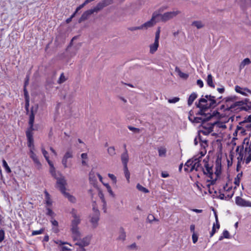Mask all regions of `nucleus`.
Masks as SVG:
<instances>
[{
    "label": "nucleus",
    "mask_w": 251,
    "mask_h": 251,
    "mask_svg": "<svg viewBox=\"0 0 251 251\" xmlns=\"http://www.w3.org/2000/svg\"><path fill=\"white\" fill-rule=\"evenodd\" d=\"M93 13H94V12L92 9H90L89 10H88L85 11L82 14V15H81L80 18L79 19L78 22L79 23H80L82 22H83V21L87 20L89 18V17Z\"/></svg>",
    "instance_id": "obj_13"
},
{
    "label": "nucleus",
    "mask_w": 251,
    "mask_h": 251,
    "mask_svg": "<svg viewBox=\"0 0 251 251\" xmlns=\"http://www.w3.org/2000/svg\"><path fill=\"white\" fill-rule=\"evenodd\" d=\"M154 219L155 217L152 214H149L147 217V220L150 223H151L154 221Z\"/></svg>",
    "instance_id": "obj_53"
},
{
    "label": "nucleus",
    "mask_w": 251,
    "mask_h": 251,
    "mask_svg": "<svg viewBox=\"0 0 251 251\" xmlns=\"http://www.w3.org/2000/svg\"><path fill=\"white\" fill-rule=\"evenodd\" d=\"M159 13L158 12H153L151 19L141 25L142 29H147L154 26L157 22L156 20L159 17Z\"/></svg>",
    "instance_id": "obj_4"
},
{
    "label": "nucleus",
    "mask_w": 251,
    "mask_h": 251,
    "mask_svg": "<svg viewBox=\"0 0 251 251\" xmlns=\"http://www.w3.org/2000/svg\"><path fill=\"white\" fill-rule=\"evenodd\" d=\"M207 102V99L204 98H201L199 100V102L197 104V107L202 109H208L209 108V106L208 104H202V103H206Z\"/></svg>",
    "instance_id": "obj_16"
},
{
    "label": "nucleus",
    "mask_w": 251,
    "mask_h": 251,
    "mask_svg": "<svg viewBox=\"0 0 251 251\" xmlns=\"http://www.w3.org/2000/svg\"><path fill=\"white\" fill-rule=\"evenodd\" d=\"M127 29L131 31H133L136 30H142L141 25L139 26H132V27H129L127 28Z\"/></svg>",
    "instance_id": "obj_46"
},
{
    "label": "nucleus",
    "mask_w": 251,
    "mask_h": 251,
    "mask_svg": "<svg viewBox=\"0 0 251 251\" xmlns=\"http://www.w3.org/2000/svg\"><path fill=\"white\" fill-rule=\"evenodd\" d=\"M237 130H241V132L242 133V132H244L246 130V129H245L244 127L242 126H237Z\"/></svg>",
    "instance_id": "obj_62"
},
{
    "label": "nucleus",
    "mask_w": 251,
    "mask_h": 251,
    "mask_svg": "<svg viewBox=\"0 0 251 251\" xmlns=\"http://www.w3.org/2000/svg\"><path fill=\"white\" fill-rule=\"evenodd\" d=\"M159 156L160 157L165 156L166 153V150L164 147H161L158 149Z\"/></svg>",
    "instance_id": "obj_32"
},
{
    "label": "nucleus",
    "mask_w": 251,
    "mask_h": 251,
    "mask_svg": "<svg viewBox=\"0 0 251 251\" xmlns=\"http://www.w3.org/2000/svg\"><path fill=\"white\" fill-rule=\"evenodd\" d=\"M44 230H45L44 228H41L39 230H33L32 232V235H36L42 234L44 232Z\"/></svg>",
    "instance_id": "obj_43"
},
{
    "label": "nucleus",
    "mask_w": 251,
    "mask_h": 251,
    "mask_svg": "<svg viewBox=\"0 0 251 251\" xmlns=\"http://www.w3.org/2000/svg\"><path fill=\"white\" fill-rule=\"evenodd\" d=\"M85 6L83 4H80L79 6H78L75 12L73 13V14H75V15L76 14V13L78 12V11L79 10H80L81 8H82L83 7H84Z\"/></svg>",
    "instance_id": "obj_59"
},
{
    "label": "nucleus",
    "mask_w": 251,
    "mask_h": 251,
    "mask_svg": "<svg viewBox=\"0 0 251 251\" xmlns=\"http://www.w3.org/2000/svg\"><path fill=\"white\" fill-rule=\"evenodd\" d=\"M99 196L100 198V199L101 200L102 202L104 204H105L106 202H105L104 198V195L103 194V193L101 191L99 192Z\"/></svg>",
    "instance_id": "obj_55"
},
{
    "label": "nucleus",
    "mask_w": 251,
    "mask_h": 251,
    "mask_svg": "<svg viewBox=\"0 0 251 251\" xmlns=\"http://www.w3.org/2000/svg\"><path fill=\"white\" fill-rule=\"evenodd\" d=\"M226 108V110L231 112L240 110L248 111L251 108V101L249 99H245L244 100L238 101L231 104Z\"/></svg>",
    "instance_id": "obj_3"
},
{
    "label": "nucleus",
    "mask_w": 251,
    "mask_h": 251,
    "mask_svg": "<svg viewBox=\"0 0 251 251\" xmlns=\"http://www.w3.org/2000/svg\"><path fill=\"white\" fill-rule=\"evenodd\" d=\"M108 176L110 178L111 180L113 181V183H116V177L114 175L111 174H108Z\"/></svg>",
    "instance_id": "obj_54"
},
{
    "label": "nucleus",
    "mask_w": 251,
    "mask_h": 251,
    "mask_svg": "<svg viewBox=\"0 0 251 251\" xmlns=\"http://www.w3.org/2000/svg\"><path fill=\"white\" fill-rule=\"evenodd\" d=\"M126 145H124L125 148H126ZM129 157L127 152V151L125 149V151L121 154V161L124 165V167L127 166V163L128 162Z\"/></svg>",
    "instance_id": "obj_15"
},
{
    "label": "nucleus",
    "mask_w": 251,
    "mask_h": 251,
    "mask_svg": "<svg viewBox=\"0 0 251 251\" xmlns=\"http://www.w3.org/2000/svg\"><path fill=\"white\" fill-rule=\"evenodd\" d=\"M207 83L208 85L210 87L214 88L215 85L213 82V78L211 74L208 75L207 79H206Z\"/></svg>",
    "instance_id": "obj_28"
},
{
    "label": "nucleus",
    "mask_w": 251,
    "mask_h": 251,
    "mask_svg": "<svg viewBox=\"0 0 251 251\" xmlns=\"http://www.w3.org/2000/svg\"><path fill=\"white\" fill-rule=\"evenodd\" d=\"M180 13V11L178 10L170 11L164 13L163 14L159 13V17H160L161 20L163 22H166L173 18L176 17V15Z\"/></svg>",
    "instance_id": "obj_6"
},
{
    "label": "nucleus",
    "mask_w": 251,
    "mask_h": 251,
    "mask_svg": "<svg viewBox=\"0 0 251 251\" xmlns=\"http://www.w3.org/2000/svg\"><path fill=\"white\" fill-rule=\"evenodd\" d=\"M204 167L205 168V172H206V175L208 176L209 177H210V178H212V176H213V171H212V168L211 167H210L209 166V164L208 163H207V162H205V164L204 165Z\"/></svg>",
    "instance_id": "obj_20"
},
{
    "label": "nucleus",
    "mask_w": 251,
    "mask_h": 251,
    "mask_svg": "<svg viewBox=\"0 0 251 251\" xmlns=\"http://www.w3.org/2000/svg\"><path fill=\"white\" fill-rule=\"evenodd\" d=\"M159 46V41L155 40L154 43L150 46V52L151 54L154 53L157 50Z\"/></svg>",
    "instance_id": "obj_19"
},
{
    "label": "nucleus",
    "mask_w": 251,
    "mask_h": 251,
    "mask_svg": "<svg viewBox=\"0 0 251 251\" xmlns=\"http://www.w3.org/2000/svg\"><path fill=\"white\" fill-rule=\"evenodd\" d=\"M104 6L102 4L101 2L100 1L99 2L95 7L92 8V9L93 10L94 13H98V12L102 10Z\"/></svg>",
    "instance_id": "obj_27"
},
{
    "label": "nucleus",
    "mask_w": 251,
    "mask_h": 251,
    "mask_svg": "<svg viewBox=\"0 0 251 251\" xmlns=\"http://www.w3.org/2000/svg\"><path fill=\"white\" fill-rule=\"evenodd\" d=\"M67 158H65V157H63L62 163L65 168H67Z\"/></svg>",
    "instance_id": "obj_60"
},
{
    "label": "nucleus",
    "mask_w": 251,
    "mask_h": 251,
    "mask_svg": "<svg viewBox=\"0 0 251 251\" xmlns=\"http://www.w3.org/2000/svg\"><path fill=\"white\" fill-rule=\"evenodd\" d=\"M46 209L47 210L46 214L51 217V219H53L55 217V214L53 212V211L51 209H50L49 207H47Z\"/></svg>",
    "instance_id": "obj_38"
},
{
    "label": "nucleus",
    "mask_w": 251,
    "mask_h": 251,
    "mask_svg": "<svg viewBox=\"0 0 251 251\" xmlns=\"http://www.w3.org/2000/svg\"><path fill=\"white\" fill-rule=\"evenodd\" d=\"M197 97V95L195 93H192L188 100V104L189 106H190L192 105L194 101L195 100V99Z\"/></svg>",
    "instance_id": "obj_25"
},
{
    "label": "nucleus",
    "mask_w": 251,
    "mask_h": 251,
    "mask_svg": "<svg viewBox=\"0 0 251 251\" xmlns=\"http://www.w3.org/2000/svg\"><path fill=\"white\" fill-rule=\"evenodd\" d=\"M107 152L111 156H113L116 154L115 149L114 147L111 146L107 149Z\"/></svg>",
    "instance_id": "obj_30"
},
{
    "label": "nucleus",
    "mask_w": 251,
    "mask_h": 251,
    "mask_svg": "<svg viewBox=\"0 0 251 251\" xmlns=\"http://www.w3.org/2000/svg\"><path fill=\"white\" fill-rule=\"evenodd\" d=\"M197 83L201 88L203 86V82L201 79H198L197 81Z\"/></svg>",
    "instance_id": "obj_64"
},
{
    "label": "nucleus",
    "mask_w": 251,
    "mask_h": 251,
    "mask_svg": "<svg viewBox=\"0 0 251 251\" xmlns=\"http://www.w3.org/2000/svg\"><path fill=\"white\" fill-rule=\"evenodd\" d=\"M64 196L68 199V200L72 202V203H75L76 202V199L73 196V195H71L69 193H67L65 192L63 194Z\"/></svg>",
    "instance_id": "obj_24"
},
{
    "label": "nucleus",
    "mask_w": 251,
    "mask_h": 251,
    "mask_svg": "<svg viewBox=\"0 0 251 251\" xmlns=\"http://www.w3.org/2000/svg\"><path fill=\"white\" fill-rule=\"evenodd\" d=\"M67 80V77H66L64 75V73H62L60 76L59 78L57 80V83L58 84H62L65 82Z\"/></svg>",
    "instance_id": "obj_31"
},
{
    "label": "nucleus",
    "mask_w": 251,
    "mask_h": 251,
    "mask_svg": "<svg viewBox=\"0 0 251 251\" xmlns=\"http://www.w3.org/2000/svg\"><path fill=\"white\" fill-rule=\"evenodd\" d=\"M136 188L137 189L141 192H143L144 193H147L149 192V191L140 184H137L136 186Z\"/></svg>",
    "instance_id": "obj_34"
},
{
    "label": "nucleus",
    "mask_w": 251,
    "mask_h": 251,
    "mask_svg": "<svg viewBox=\"0 0 251 251\" xmlns=\"http://www.w3.org/2000/svg\"><path fill=\"white\" fill-rule=\"evenodd\" d=\"M249 141H250V139L248 138H247V137L245 138L243 142V144L246 145V147H249V146H250Z\"/></svg>",
    "instance_id": "obj_58"
},
{
    "label": "nucleus",
    "mask_w": 251,
    "mask_h": 251,
    "mask_svg": "<svg viewBox=\"0 0 251 251\" xmlns=\"http://www.w3.org/2000/svg\"><path fill=\"white\" fill-rule=\"evenodd\" d=\"M244 149V146L243 145L242 146L241 148V151L238 153V156L237 157V160H238V166L239 165V164L240 163V162L242 161L244 157V154L242 152V151Z\"/></svg>",
    "instance_id": "obj_29"
},
{
    "label": "nucleus",
    "mask_w": 251,
    "mask_h": 251,
    "mask_svg": "<svg viewBox=\"0 0 251 251\" xmlns=\"http://www.w3.org/2000/svg\"><path fill=\"white\" fill-rule=\"evenodd\" d=\"M221 166L219 165V163L218 162V161H216V170L215 172V174L217 176H218L221 174V171H220Z\"/></svg>",
    "instance_id": "obj_39"
},
{
    "label": "nucleus",
    "mask_w": 251,
    "mask_h": 251,
    "mask_svg": "<svg viewBox=\"0 0 251 251\" xmlns=\"http://www.w3.org/2000/svg\"><path fill=\"white\" fill-rule=\"evenodd\" d=\"M41 150H42V153H43L44 157L45 158L46 160L48 162L50 166L52 167V163L49 159V156L48 155V152H47V151H46L44 148H42Z\"/></svg>",
    "instance_id": "obj_22"
},
{
    "label": "nucleus",
    "mask_w": 251,
    "mask_h": 251,
    "mask_svg": "<svg viewBox=\"0 0 251 251\" xmlns=\"http://www.w3.org/2000/svg\"><path fill=\"white\" fill-rule=\"evenodd\" d=\"M213 115H209V116L206 117H194L193 123H201V124H204V123L209 121L212 117Z\"/></svg>",
    "instance_id": "obj_12"
},
{
    "label": "nucleus",
    "mask_w": 251,
    "mask_h": 251,
    "mask_svg": "<svg viewBox=\"0 0 251 251\" xmlns=\"http://www.w3.org/2000/svg\"><path fill=\"white\" fill-rule=\"evenodd\" d=\"M195 157L189 159L185 164L184 170L186 172H189L190 169L188 168H191L193 166L194 162Z\"/></svg>",
    "instance_id": "obj_21"
},
{
    "label": "nucleus",
    "mask_w": 251,
    "mask_h": 251,
    "mask_svg": "<svg viewBox=\"0 0 251 251\" xmlns=\"http://www.w3.org/2000/svg\"><path fill=\"white\" fill-rule=\"evenodd\" d=\"M2 164H3V166L5 169L6 172L8 173L11 172V170L5 160H2Z\"/></svg>",
    "instance_id": "obj_42"
},
{
    "label": "nucleus",
    "mask_w": 251,
    "mask_h": 251,
    "mask_svg": "<svg viewBox=\"0 0 251 251\" xmlns=\"http://www.w3.org/2000/svg\"><path fill=\"white\" fill-rule=\"evenodd\" d=\"M217 124V122H214L211 125L208 126V127H205V130H201V132L204 135H208L210 133L213 131L214 126Z\"/></svg>",
    "instance_id": "obj_18"
},
{
    "label": "nucleus",
    "mask_w": 251,
    "mask_h": 251,
    "mask_svg": "<svg viewBox=\"0 0 251 251\" xmlns=\"http://www.w3.org/2000/svg\"><path fill=\"white\" fill-rule=\"evenodd\" d=\"M241 126H243L245 129H247L248 130H251V123H246V124H242V125H241Z\"/></svg>",
    "instance_id": "obj_49"
},
{
    "label": "nucleus",
    "mask_w": 251,
    "mask_h": 251,
    "mask_svg": "<svg viewBox=\"0 0 251 251\" xmlns=\"http://www.w3.org/2000/svg\"><path fill=\"white\" fill-rule=\"evenodd\" d=\"M4 238V232L3 230H0V242H1Z\"/></svg>",
    "instance_id": "obj_57"
},
{
    "label": "nucleus",
    "mask_w": 251,
    "mask_h": 251,
    "mask_svg": "<svg viewBox=\"0 0 251 251\" xmlns=\"http://www.w3.org/2000/svg\"><path fill=\"white\" fill-rule=\"evenodd\" d=\"M179 100V98L178 97H175L173 99H170L168 100V102L169 103H176L178 102Z\"/></svg>",
    "instance_id": "obj_52"
},
{
    "label": "nucleus",
    "mask_w": 251,
    "mask_h": 251,
    "mask_svg": "<svg viewBox=\"0 0 251 251\" xmlns=\"http://www.w3.org/2000/svg\"><path fill=\"white\" fill-rule=\"evenodd\" d=\"M37 109V106L35 108L34 110L33 107L31 109L29 120V127L26 131V136L27 138V145L29 148H30V149H32V150H34V147L33 144V133L32 131L34 130L33 124L34 122V116L35 113L36 112Z\"/></svg>",
    "instance_id": "obj_1"
},
{
    "label": "nucleus",
    "mask_w": 251,
    "mask_h": 251,
    "mask_svg": "<svg viewBox=\"0 0 251 251\" xmlns=\"http://www.w3.org/2000/svg\"><path fill=\"white\" fill-rule=\"evenodd\" d=\"M246 123H251V115L246 118L245 120L240 123V125L246 124Z\"/></svg>",
    "instance_id": "obj_51"
},
{
    "label": "nucleus",
    "mask_w": 251,
    "mask_h": 251,
    "mask_svg": "<svg viewBox=\"0 0 251 251\" xmlns=\"http://www.w3.org/2000/svg\"><path fill=\"white\" fill-rule=\"evenodd\" d=\"M65 158L68 159L73 157V152L71 151H68L63 156Z\"/></svg>",
    "instance_id": "obj_45"
},
{
    "label": "nucleus",
    "mask_w": 251,
    "mask_h": 251,
    "mask_svg": "<svg viewBox=\"0 0 251 251\" xmlns=\"http://www.w3.org/2000/svg\"><path fill=\"white\" fill-rule=\"evenodd\" d=\"M175 71L182 78L186 79L188 77V75L187 74L181 72L179 68L177 67H176L175 68Z\"/></svg>",
    "instance_id": "obj_26"
},
{
    "label": "nucleus",
    "mask_w": 251,
    "mask_h": 251,
    "mask_svg": "<svg viewBox=\"0 0 251 251\" xmlns=\"http://www.w3.org/2000/svg\"><path fill=\"white\" fill-rule=\"evenodd\" d=\"M205 98L210 101V104H208L209 108L211 107H214L216 106V101L215 100V97L214 96L207 95L205 96Z\"/></svg>",
    "instance_id": "obj_17"
},
{
    "label": "nucleus",
    "mask_w": 251,
    "mask_h": 251,
    "mask_svg": "<svg viewBox=\"0 0 251 251\" xmlns=\"http://www.w3.org/2000/svg\"><path fill=\"white\" fill-rule=\"evenodd\" d=\"M223 236H221L219 238V240H222L224 238L229 239L230 238V235L227 230H225L223 232Z\"/></svg>",
    "instance_id": "obj_37"
},
{
    "label": "nucleus",
    "mask_w": 251,
    "mask_h": 251,
    "mask_svg": "<svg viewBox=\"0 0 251 251\" xmlns=\"http://www.w3.org/2000/svg\"><path fill=\"white\" fill-rule=\"evenodd\" d=\"M45 193L46 194V204L49 206L51 205V203H52V201H51V200L50 199V195L47 191H45Z\"/></svg>",
    "instance_id": "obj_36"
},
{
    "label": "nucleus",
    "mask_w": 251,
    "mask_h": 251,
    "mask_svg": "<svg viewBox=\"0 0 251 251\" xmlns=\"http://www.w3.org/2000/svg\"><path fill=\"white\" fill-rule=\"evenodd\" d=\"M50 222L51 223L52 225L53 226L57 227L58 226V222L55 220H53V219H51L50 220Z\"/></svg>",
    "instance_id": "obj_61"
},
{
    "label": "nucleus",
    "mask_w": 251,
    "mask_h": 251,
    "mask_svg": "<svg viewBox=\"0 0 251 251\" xmlns=\"http://www.w3.org/2000/svg\"><path fill=\"white\" fill-rule=\"evenodd\" d=\"M236 204L240 206L251 207V202L247 201L240 197H236L235 199Z\"/></svg>",
    "instance_id": "obj_9"
},
{
    "label": "nucleus",
    "mask_w": 251,
    "mask_h": 251,
    "mask_svg": "<svg viewBox=\"0 0 251 251\" xmlns=\"http://www.w3.org/2000/svg\"><path fill=\"white\" fill-rule=\"evenodd\" d=\"M57 187L59 188L60 191L62 194L65 193L66 191V185L67 184L66 180L64 177L61 176L60 177L56 178Z\"/></svg>",
    "instance_id": "obj_8"
},
{
    "label": "nucleus",
    "mask_w": 251,
    "mask_h": 251,
    "mask_svg": "<svg viewBox=\"0 0 251 251\" xmlns=\"http://www.w3.org/2000/svg\"><path fill=\"white\" fill-rule=\"evenodd\" d=\"M236 100V97L235 96H230L225 99L226 102L229 101H234Z\"/></svg>",
    "instance_id": "obj_48"
},
{
    "label": "nucleus",
    "mask_w": 251,
    "mask_h": 251,
    "mask_svg": "<svg viewBox=\"0 0 251 251\" xmlns=\"http://www.w3.org/2000/svg\"><path fill=\"white\" fill-rule=\"evenodd\" d=\"M105 186H106V188H107V191L109 192V193L110 194V195L113 198L115 197V194H114L113 192L112 191V189L111 188V187L110 186V185L108 184H104Z\"/></svg>",
    "instance_id": "obj_40"
},
{
    "label": "nucleus",
    "mask_w": 251,
    "mask_h": 251,
    "mask_svg": "<svg viewBox=\"0 0 251 251\" xmlns=\"http://www.w3.org/2000/svg\"><path fill=\"white\" fill-rule=\"evenodd\" d=\"M24 95H25V100H26V99H29V96H28V92H27V90L26 89V87H24Z\"/></svg>",
    "instance_id": "obj_63"
},
{
    "label": "nucleus",
    "mask_w": 251,
    "mask_h": 251,
    "mask_svg": "<svg viewBox=\"0 0 251 251\" xmlns=\"http://www.w3.org/2000/svg\"><path fill=\"white\" fill-rule=\"evenodd\" d=\"M192 25L196 26L197 29H201L204 26V24L201 21H195L192 22Z\"/></svg>",
    "instance_id": "obj_23"
},
{
    "label": "nucleus",
    "mask_w": 251,
    "mask_h": 251,
    "mask_svg": "<svg viewBox=\"0 0 251 251\" xmlns=\"http://www.w3.org/2000/svg\"><path fill=\"white\" fill-rule=\"evenodd\" d=\"M30 157L33 160L34 164L38 169H40L41 167V164L37 156L33 152V150L32 149L30 150Z\"/></svg>",
    "instance_id": "obj_14"
},
{
    "label": "nucleus",
    "mask_w": 251,
    "mask_h": 251,
    "mask_svg": "<svg viewBox=\"0 0 251 251\" xmlns=\"http://www.w3.org/2000/svg\"><path fill=\"white\" fill-rule=\"evenodd\" d=\"M206 109H201V111L198 113V114H199V115H201L202 116H204V117H206L208 116H209V115H211L210 114H205L204 113L203 111H205L206 110Z\"/></svg>",
    "instance_id": "obj_56"
},
{
    "label": "nucleus",
    "mask_w": 251,
    "mask_h": 251,
    "mask_svg": "<svg viewBox=\"0 0 251 251\" xmlns=\"http://www.w3.org/2000/svg\"><path fill=\"white\" fill-rule=\"evenodd\" d=\"M128 128L130 130L134 132V133H138L140 131V129L139 128H136V127H133V126H128Z\"/></svg>",
    "instance_id": "obj_44"
},
{
    "label": "nucleus",
    "mask_w": 251,
    "mask_h": 251,
    "mask_svg": "<svg viewBox=\"0 0 251 251\" xmlns=\"http://www.w3.org/2000/svg\"><path fill=\"white\" fill-rule=\"evenodd\" d=\"M63 99L69 103L71 104L75 96V90H64V93H62Z\"/></svg>",
    "instance_id": "obj_5"
},
{
    "label": "nucleus",
    "mask_w": 251,
    "mask_h": 251,
    "mask_svg": "<svg viewBox=\"0 0 251 251\" xmlns=\"http://www.w3.org/2000/svg\"><path fill=\"white\" fill-rule=\"evenodd\" d=\"M235 90L237 93H240L243 95H246V93L242 91V88L239 86H236Z\"/></svg>",
    "instance_id": "obj_50"
},
{
    "label": "nucleus",
    "mask_w": 251,
    "mask_h": 251,
    "mask_svg": "<svg viewBox=\"0 0 251 251\" xmlns=\"http://www.w3.org/2000/svg\"><path fill=\"white\" fill-rule=\"evenodd\" d=\"M100 211H96V213H93L90 216V222L94 228H96L98 226V221L100 220Z\"/></svg>",
    "instance_id": "obj_10"
},
{
    "label": "nucleus",
    "mask_w": 251,
    "mask_h": 251,
    "mask_svg": "<svg viewBox=\"0 0 251 251\" xmlns=\"http://www.w3.org/2000/svg\"><path fill=\"white\" fill-rule=\"evenodd\" d=\"M200 157L199 158H195L194 159V162L193 166L190 168L189 172H192L194 170L196 171H201L203 172V174H206V172L205 171L203 168L202 167L201 164L200 163Z\"/></svg>",
    "instance_id": "obj_7"
},
{
    "label": "nucleus",
    "mask_w": 251,
    "mask_h": 251,
    "mask_svg": "<svg viewBox=\"0 0 251 251\" xmlns=\"http://www.w3.org/2000/svg\"><path fill=\"white\" fill-rule=\"evenodd\" d=\"M120 234L119 237V239L122 240H125L126 237V232L124 231L123 228H121L120 230Z\"/></svg>",
    "instance_id": "obj_33"
},
{
    "label": "nucleus",
    "mask_w": 251,
    "mask_h": 251,
    "mask_svg": "<svg viewBox=\"0 0 251 251\" xmlns=\"http://www.w3.org/2000/svg\"><path fill=\"white\" fill-rule=\"evenodd\" d=\"M73 220H72L71 223V231L73 234V237L75 239L80 237V233L79 231L78 225L80 223V216L77 214V211L76 209L73 208L71 212Z\"/></svg>",
    "instance_id": "obj_2"
},
{
    "label": "nucleus",
    "mask_w": 251,
    "mask_h": 251,
    "mask_svg": "<svg viewBox=\"0 0 251 251\" xmlns=\"http://www.w3.org/2000/svg\"><path fill=\"white\" fill-rule=\"evenodd\" d=\"M104 7L112 4L113 3V0H103L101 1Z\"/></svg>",
    "instance_id": "obj_41"
},
{
    "label": "nucleus",
    "mask_w": 251,
    "mask_h": 251,
    "mask_svg": "<svg viewBox=\"0 0 251 251\" xmlns=\"http://www.w3.org/2000/svg\"><path fill=\"white\" fill-rule=\"evenodd\" d=\"M160 27H158L157 29L155 32V40L159 41L160 33Z\"/></svg>",
    "instance_id": "obj_47"
},
{
    "label": "nucleus",
    "mask_w": 251,
    "mask_h": 251,
    "mask_svg": "<svg viewBox=\"0 0 251 251\" xmlns=\"http://www.w3.org/2000/svg\"><path fill=\"white\" fill-rule=\"evenodd\" d=\"M124 170L125 177L126 178L127 180L129 181L130 178V173L128 170L127 166L124 167Z\"/></svg>",
    "instance_id": "obj_35"
},
{
    "label": "nucleus",
    "mask_w": 251,
    "mask_h": 251,
    "mask_svg": "<svg viewBox=\"0 0 251 251\" xmlns=\"http://www.w3.org/2000/svg\"><path fill=\"white\" fill-rule=\"evenodd\" d=\"M77 238V239H75L74 237L75 240H77V242L75 243V245L78 246V247H86L88 246L90 244V238L88 237L83 238L82 239L79 240Z\"/></svg>",
    "instance_id": "obj_11"
}]
</instances>
